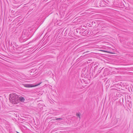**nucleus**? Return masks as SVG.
Masks as SVG:
<instances>
[{
	"label": "nucleus",
	"mask_w": 133,
	"mask_h": 133,
	"mask_svg": "<svg viewBox=\"0 0 133 133\" xmlns=\"http://www.w3.org/2000/svg\"><path fill=\"white\" fill-rule=\"evenodd\" d=\"M9 100L13 104H17L18 103V96L16 94L12 93L10 95Z\"/></svg>",
	"instance_id": "nucleus-1"
},
{
	"label": "nucleus",
	"mask_w": 133,
	"mask_h": 133,
	"mask_svg": "<svg viewBox=\"0 0 133 133\" xmlns=\"http://www.w3.org/2000/svg\"><path fill=\"white\" fill-rule=\"evenodd\" d=\"M41 83H40L34 85L33 84H24L23 85L25 87L27 88H32L38 86L41 84Z\"/></svg>",
	"instance_id": "nucleus-2"
},
{
	"label": "nucleus",
	"mask_w": 133,
	"mask_h": 133,
	"mask_svg": "<svg viewBox=\"0 0 133 133\" xmlns=\"http://www.w3.org/2000/svg\"><path fill=\"white\" fill-rule=\"evenodd\" d=\"M110 72L108 69L106 68L105 69L104 71V74L105 75H108L110 74Z\"/></svg>",
	"instance_id": "nucleus-3"
},
{
	"label": "nucleus",
	"mask_w": 133,
	"mask_h": 133,
	"mask_svg": "<svg viewBox=\"0 0 133 133\" xmlns=\"http://www.w3.org/2000/svg\"><path fill=\"white\" fill-rule=\"evenodd\" d=\"M25 100V99L23 97H19L18 96V102H19V101H20L22 102H24Z\"/></svg>",
	"instance_id": "nucleus-4"
},
{
	"label": "nucleus",
	"mask_w": 133,
	"mask_h": 133,
	"mask_svg": "<svg viewBox=\"0 0 133 133\" xmlns=\"http://www.w3.org/2000/svg\"><path fill=\"white\" fill-rule=\"evenodd\" d=\"M55 119L56 120H59L61 121H61L60 120H62V119L61 118H56Z\"/></svg>",
	"instance_id": "nucleus-5"
},
{
	"label": "nucleus",
	"mask_w": 133,
	"mask_h": 133,
	"mask_svg": "<svg viewBox=\"0 0 133 133\" xmlns=\"http://www.w3.org/2000/svg\"><path fill=\"white\" fill-rule=\"evenodd\" d=\"M76 115L77 117H79V118L80 117V115L79 113H77L76 114Z\"/></svg>",
	"instance_id": "nucleus-6"
},
{
	"label": "nucleus",
	"mask_w": 133,
	"mask_h": 133,
	"mask_svg": "<svg viewBox=\"0 0 133 133\" xmlns=\"http://www.w3.org/2000/svg\"><path fill=\"white\" fill-rule=\"evenodd\" d=\"M104 51L105 52H107L108 53H111V54L112 53V52H111L110 51Z\"/></svg>",
	"instance_id": "nucleus-7"
}]
</instances>
